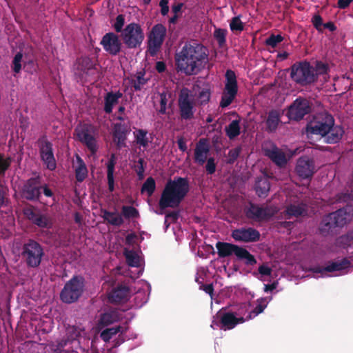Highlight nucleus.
Wrapping results in <instances>:
<instances>
[{
    "label": "nucleus",
    "mask_w": 353,
    "mask_h": 353,
    "mask_svg": "<svg viewBox=\"0 0 353 353\" xmlns=\"http://www.w3.org/2000/svg\"><path fill=\"white\" fill-rule=\"evenodd\" d=\"M177 69L188 76L197 74L208 63V50L195 41L186 43L176 54Z\"/></svg>",
    "instance_id": "f257e3e1"
},
{
    "label": "nucleus",
    "mask_w": 353,
    "mask_h": 353,
    "mask_svg": "<svg viewBox=\"0 0 353 353\" xmlns=\"http://www.w3.org/2000/svg\"><path fill=\"white\" fill-rule=\"evenodd\" d=\"M190 192V182L187 178L175 177L168 180L160 196L159 207L161 210L179 206Z\"/></svg>",
    "instance_id": "f03ea898"
},
{
    "label": "nucleus",
    "mask_w": 353,
    "mask_h": 353,
    "mask_svg": "<svg viewBox=\"0 0 353 353\" xmlns=\"http://www.w3.org/2000/svg\"><path fill=\"white\" fill-rule=\"evenodd\" d=\"M290 77L296 84L307 86L316 82L314 66L305 60L296 61L290 68Z\"/></svg>",
    "instance_id": "7ed1b4c3"
},
{
    "label": "nucleus",
    "mask_w": 353,
    "mask_h": 353,
    "mask_svg": "<svg viewBox=\"0 0 353 353\" xmlns=\"http://www.w3.org/2000/svg\"><path fill=\"white\" fill-rule=\"evenodd\" d=\"M351 219L350 212L345 208H340L325 215L319 226L320 233L326 236L336 227H344Z\"/></svg>",
    "instance_id": "20e7f679"
},
{
    "label": "nucleus",
    "mask_w": 353,
    "mask_h": 353,
    "mask_svg": "<svg viewBox=\"0 0 353 353\" xmlns=\"http://www.w3.org/2000/svg\"><path fill=\"white\" fill-rule=\"evenodd\" d=\"M21 257L30 268H39L45 255L43 246L34 239H28L21 248Z\"/></svg>",
    "instance_id": "39448f33"
},
{
    "label": "nucleus",
    "mask_w": 353,
    "mask_h": 353,
    "mask_svg": "<svg viewBox=\"0 0 353 353\" xmlns=\"http://www.w3.org/2000/svg\"><path fill=\"white\" fill-rule=\"evenodd\" d=\"M84 290V279L81 276H74L68 281L59 294L61 301L72 303L78 301Z\"/></svg>",
    "instance_id": "423d86ee"
},
{
    "label": "nucleus",
    "mask_w": 353,
    "mask_h": 353,
    "mask_svg": "<svg viewBox=\"0 0 353 353\" xmlns=\"http://www.w3.org/2000/svg\"><path fill=\"white\" fill-rule=\"evenodd\" d=\"M334 124V118L327 112H321L314 116L313 120L309 122L305 128L307 136L317 134L323 137L330 128Z\"/></svg>",
    "instance_id": "0eeeda50"
},
{
    "label": "nucleus",
    "mask_w": 353,
    "mask_h": 353,
    "mask_svg": "<svg viewBox=\"0 0 353 353\" xmlns=\"http://www.w3.org/2000/svg\"><path fill=\"white\" fill-rule=\"evenodd\" d=\"M121 37L128 48L135 49L141 46L145 36L139 24L130 23L123 30Z\"/></svg>",
    "instance_id": "6e6552de"
},
{
    "label": "nucleus",
    "mask_w": 353,
    "mask_h": 353,
    "mask_svg": "<svg viewBox=\"0 0 353 353\" xmlns=\"http://www.w3.org/2000/svg\"><path fill=\"white\" fill-rule=\"evenodd\" d=\"M225 88L220 101V107L225 108L228 107L235 99L238 93V83L235 72L231 70H227L225 74Z\"/></svg>",
    "instance_id": "1a4fd4ad"
},
{
    "label": "nucleus",
    "mask_w": 353,
    "mask_h": 353,
    "mask_svg": "<svg viewBox=\"0 0 353 353\" xmlns=\"http://www.w3.org/2000/svg\"><path fill=\"white\" fill-rule=\"evenodd\" d=\"M166 28L161 23L154 25L148 36L147 52L150 57H155L161 50L166 36Z\"/></svg>",
    "instance_id": "9d476101"
},
{
    "label": "nucleus",
    "mask_w": 353,
    "mask_h": 353,
    "mask_svg": "<svg viewBox=\"0 0 353 353\" xmlns=\"http://www.w3.org/2000/svg\"><path fill=\"white\" fill-rule=\"evenodd\" d=\"M178 108L182 120H191L194 118L195 103L188 88L181 90L178 97Z\"/></svg>",
    "instance_id": "9b49d317"
},
{
    "label": "nucleus",
    "mask_w": 353,
    "mask_h": 353,
    "mask_svg": "<svg viewBox=\"0 0 353 353\" xmlns=\"http://www.w3.org/2000/svg\"><path fill=\"white\" fill-rule=\"evenodd\" d=\"M276 210L272 206L261 207L254 203H249L244 208V213L248 219L261 222L272 218Z\"/></svg>",
    "instance_id": "f8f14e48"
},
{
    "label": "nucleus",
    "mask_w": 353,
    "mask_h": 353,
    "mask_svg": "<svg viewBox=\"0 0 353 353\" xmlns=\"http://www.w3.org/2000/svg\"><path fill=\"white\" fill-rule=\"evenodd\" d=\"M312 104L305 98L298 97L288 108L287 116L290 120L299 121L304 116L310 114Z\"/></svg>",
    "instance_id": "ddd939ff"
},
{
    "label": "nucleus",
    "mask_w": 353,
    "mask_h": 353,
    "mask_svg": "<svg viewBox=\"0 0 353 353\" xmlns=\"http://www.w3.org/2000/svg\"><path fill=\"white\" fill-rule=\"evenodd\" d=\"M21 197L28 201L39 202L41 196V181L40 176L29 178L23 183Z\"/></svg>",
    "instance_id": "4468645a"
},
{
    "label": "nucleus",
    "mask_w": 353,
    "mask_h": 353,
    "mask_svg": "<svg viewBox=\"0 0 353 353\" xmlns=\"http://www.w3.org/2000/svg\"><path fill=\"white\" fill-rule=\"evenodd\" d=\"M95 128L92 125L84 124L81 128L75 129L79 141L85 145L92 154H96L98 150L97 140L94 136Z\"/></svg>",
    "instance_id": "2eb2a0df"
},
{
    "label": "nucleus",
    "mask_w": 353,
    "mask_h": 353,
    "mask_svg": "<svg viewBox=\"0 0 353 353\" xmlns=\"http://www.w3.org/2000/svg\"><path fill=\"white\" fill-rule=\"evenodd\" d=\"M40 157L46 168L53 171L56 169L57 163L54 156L52 143L48 141L46 136H42L38 140Z\"/></svg>",
    "instance_id": "dca6fc26"
},
{
    "label": "nucleus",
    "mask_w": 353,
    "mask_h": 353,
    "mask_svg": "<svg viewBox=\"0 0 353 353\" xmlns=\"http://www.w3.org/2000/svg\"><path fill=\"white\" fill-rule=\"evenodd\" d=\"M100 45L107 54L112 57L119 55L122 48V43L119 35L114 32H108L103 35Z\"/></svg>",
    "instance_id": "f3484780"
},
{
    "label": "nucleus",
    "mask_w": 353,
    "mask_h": 353,
    "mask_svg": "<svg viewBox=\"0 0 353 353\" xmlns=\"http://www.w3.org/2000/svg\"><path fill=\"white\" fill-rule=\"evenodd\" d=\"M295 170L303 180L312 178L316 171L314 159L307 157H300L297 160Z\"/></svg>",
    "instance_id": "a211bd4d"
},
{
    "label": "nucleus",
    "mask_w": 353,
    "mask_h": 353,
    "mask_svg": "<svg viewBox=\"0 0 353 353\" xmlns=\"http://www.w3.org/2000/svg\"><path fill=\"white\" fill-rule=\"evenodd\" d=\"M231 236L236 241L253 243L260 240V232L254 228H240L233 230Z\"/></svg>",
    "instance_id": "6ab92c4d"
},
{
    "label": "nucleus",
    "mask_w": 353,
    "mask_h": 353,
    "mask_svg": "<svg viewBox=\"0 0 353 353\" xmlns=\"http://www.w3.org/2000/svg\"><path fill=\"white\" fill-rule=\"evenodd\" d=\"M23 214L33 225L39 226L40 228H50L51 225L48 216L42 214L32 206L25 208Z\"/></svg>",
    "instance_id": "aec40b11"
},
{
    "label": "nucleus",
    "mask_w": 353,
    "mask_h": 353,
    "mask_svg": "<svg viewBox=\"0 0 353 353\" xmlns=\"http://www.w3.org/2000/svg\"><path fill=\"white\" fill-rule=\"evenodd\" d=\"M77 70L82 74L85 76H94V79L99 77V71L97 68V63L90 57H81L77 59Z\"/></svg>",
    "instance_id": "412c9836"
},
{
    "label": "nucleus",
    "mask_w": 353,
    "mask_h": 353,
    "mask_svg": "<svg viewBox=\"0 0 353 353\" xmlns=\"http://www.w3.org/2000/svg\"><path fill=\"white\" fill-rule=\"evenodd\" d=\"M263 152L277 166L282 168L286 165L288 163L286 154L274 144H272L270 148H264Z\"/></svg>",
    "instance_id": "4be33fe9"
},
{
    "label": "nucleus",
    "mask_w": 353,
    "mask_h": 353,
    "mask_svg": "<svg viewBox=\"0 0 353 353\" xmlns=\"http://www.w3.org/2000/svg\"><path fill=\"white\" fill-rule=\"evenodd\" d=\"M210 151V147L208 145L207 139L202 138L196 143L194 149V160L199 165H203L205 163L209 152Z\"/></svg>",
    "instance_id": "5701e85b"
},
{
    "label": "nucleus",
    "mask_w": 353,
    "mask_h": 353,
    "mask_svg": "<svg viewBox=\"0 0 353 353\" xmlns=\"http://www.w3.org/2000/svg\"><path fill=\"white\" fill-rule=\"evenodd\" d=\"M129 295V288L126 285H119L110 292L108 300L112 303H119L128 301Z\"/></svg>",
    "instance_id": "b1692460"
},
{
    "label": "nucleus",
    "mask_w": 353,
    "mask_h": 353,
    "mask_svg": "<svg viewBox=\"0 0 353 353\" xmlns=\"http://www.w3.org/2000/svg\"><path fill=\"white\" fill-rule=\"evenodd\" d=\"M350 265V261L347 258H343L340 261L331 262L330 264L327 265L324 268L317 267L314 268V272L315 273H323L334 272L336 271H341L348 268Z\"/></svg>",
    "instance_id": "393cba45"
},
{
    "label": "nucleus",
    "mask_w": 353,
    "mask_h": 353,
    "mask_svg": "<svg viewBox=\"0 0 353 353\" xmlns=\"http://www.w3.org/2000/svg\"><path fill=\"white\" fill-rule=\"evenodd\" d=\"M282 112L280 110L272 109L268 113V117L265 120V130L268 132H276L281 121Z\"/></svg>",
    "instance_id": "a878e982"
},
{
    "label": "nucleus",
    "mask_w": 353,
    "mask_h": 353,
    "mask_svg": "<svg viewBox=\"0 0 353 353\" xmlns=\"http://www.w3.org/2000/svg\"><path fill=\"white\" fill-rule=\"evenodd\" d=\"M344 134L343 128L340 125H335L330 128L328 132L323 135V141L327 144H335L339 143Z\"/></svg>",
    "instance_id": "bb28decb"
},
{
    "label": "nucleus",
    "mask_w": 353,
    "mask_h": 353,
    "mask_svg": "<svg viewBox=\"0 0 353 353\" xmlns=\"http://www.w3.org/2000/svg\"><path fill=\"white\" fill-rule=\"evenodd\" d=\"M116 163V154L114 153H112L110 154V158L108 159L106 163L108 188L109 192H113L115 189L114 174Z\"/></svg>",
    "instance_id": "cd10ccee"
},
{
    "label": "nucleus",
    "mask_w": 353,
    "mask_h": 353,
    "mask_svg": "<svg viewBox=\"0 0 353 353\" xmlns=\"http://www.w3.org/2000/svg\"><path fill=\"white\" fill-rule=\"evenodd\" d=\"M220 322L221 328L225 330L234 327L239 323H243L245 319L243 317L237 318L231 312H225L221 314Z\"/></svg>",
    "instance_id": "c85d7f7f"
},
{
    "label": "nucleus",
    "mask_w": 353,
    "mask_h": 353,
    "mask_svg": "<svg viewBox=\"0 0 353 353\" xmlns=\"http://www.w3.org/2000/svg\"><path fill=\"white\" fill-rule=\"evenodd\" d=\"M216 248L219 257L221 258L229 256L232 254L237 256L241 248L239 245L220 241L216 243Z\"/></svg>",
    "instance_id": "c756f323"
},
{
    "label": "nucleus",
    "mask_w": 353,
    "mask_h": 353,
    "mask_svg": "<svg viewBox=\"0 0 353 353\" xmlns=\"http://www.w3.org/2000/svg\"><path fill=\"white\" fill-rule=\"evenodd\" d=\"M127 128L125 125L117 123L113 132L114 142L118 149L125 147Z\"/></svg>",
    "instance_id": "7c9ffc66"
},
{
    "label": "nucleus",
    "mask_w": 353,
    "mask_h": 353,
    "mask_svg": "<svg viewBox=\"0 0 353 353\" xmlns=\"http://www.w3.org/2000/svg\"><path fill=\"white\" fill-rule=\"evenodd\" d=\"M101 217L108 224L114 227H121L123 223L122 215L117 212H110L105 209L101 210Z\"/></svg>",
    "instance_id": "2f4dec72"
},
{
    "label": "nucleus",
    "mask_w": 353,
    "mask_h": 353,
    "mask_svg": "<svg viewBox=\"0 0 353 353\" xmlns=\"http://www.w3.org/2000/svg\"><path fill=\"white\" fill-rule=\"evenodd\" d=\"M123 97V94L119 91L117 92H109L104 97V108L105 113L110 114L112 112L113 107L118 103L119 99Z\"/></svg>",
    "instance_id": "473e14b6"
},
{
    "label": "nucleus",
    "mask_w": 353,
    "mask_h": 353,
    "mask_svg": "<svg viewBox=\"0 0 353 353\" xmlns=\"http://www.w3.org/2000/svg\"><path fill=\"white\" fill-rule=\"evenodd\" d=\"M120 319L121 314L117 310H109L101 314L99 325L101 326L111 325L112 323L119 321Z\"/></svg>",
    "instance_id": "72a5a7b5"
},
{
    "label": "nucleus",
    "mask_w": 353,
    "mask_h": 353,
    "mask_svg": "<svg viewBox=\"0 0 353 353\" xmlns=\"http://www.w3.org/2000/svg\"><path fill=\"white\" fill-rule=\"evenodd\" d=\"M306 212V205L304 203H299V204H290L286 207L284 210L285 217L288 219L293 216L298 217L301 216Z\"/></svg>",
    "instance_id": "f704fd0d"
},
{
    "label": "nucleus",
    "mask_w": 353,
    "mask_h": 353,
    "mask_svg": "<svg viewBox=\"0 0 353 353\" xmlns=\"http://www.w3.org/2000/svg\"><path fill=\"white\" fill-rule=\"evenodd\" d=\"M81 333V329L76 325H69L66 327V335L67 339L61 341L58 343V347L64 348L69 342H72L75 341L79 336Z\"/></svg>",
    "instance_id": "c9c22d12"
},
{
    "label": "nucleus",
    "mask_w": 353,
    "mask_h": 353,
    "mask_svg": "<svg viewBox=\"0 0 353 353\" xmlns=\"http://www.w3.org/2000/svg\"><path fill=\"white\" fill-rule=\"evenodd\" d=\"M254 190L258 196L265 198L270 190V183L267 178H258L254 184Z\"/></svg>",
    "instance_id": "e433bc0d"
},
{
    "label": "nucleus",
    "mask_w": 353,
    "mask_h": 353,
    "mask_svg": "<svg viewBox=\"0 0 353 353\" xmlns=\"http://www.w3.org/2000/svg\"><path fill=\"white\" fill-rule=\"evenodd\" d=\"M76 159L77 165L75 168V178L77 181L81 182L88 176V170L86 168V164L83 162L80 156L77 154Z\"/></svg>",
    "instance_id": "4c0bfd02"
},
{
    "label": "nucleus",
    "mask_w": 353,
    "mask_h": 353,
    "mask_svg": "<svg viewBox=\"0 0 353 353\" xmlns=\"http://www.w3.org/2000/svg\"><path fill=\"white\" fill-rule=\"evenodd\" d=\"M145 71L141 70L135 74V79L130 80V84L135 91H140L148 83V79L145 78Z\"/></svg>",
    "instance_id": "58836bf2"
},
{
    "label": "nucleus",
    "mask_w": 353,
    "mask_h": 353,
    "mask_svg": "<svg viewBox=\"0 0 353 353\" xmlns=\"http://www.w3.org/2000/svg\"><path fill=\"white\" fill-rule=\"evenodd\" d=\"M225 131L230 139H235L241 133L240 121L239 120L232 121L229 125L225 127Z\"/></svg>",
    "instance_id": "ea45409f"
},
{
    "label": "nucleus",
    "mask_w": 353,
    "mask_h": 353,
    "mask_svg": "<svg viewBox=\"0 0 353 353\" xmlns=\"http://www.w3.org/2000/svg\"><path fill=\"white\" fill-rule=\"evenodd\" d=\"M238 259L243 261L245 265L248 266H253L256 263V260L253 254L248 252L246 249L241 248L238 252Z\"/></svg>",
    "instance_id": "a19ab883"
},
{
    "label": "nucleus",
    "mask_w": 353,
    "mask_h": 353,
    "mask_svg": "<svg viewBox=\"0 0 353 353\" xmlns=\"http://www.w3.org/2000/svg\"><path fill=\"white\" fill-rule=\"evenodd\" d=\"M337 245L343 249L353 246V230L348 231L345 234L339 236L337 239Z\"/></svg>",
    "instance_id": "79ce46f5"
},
{
    "label": "nucleus",
    "mask_w": 353,
    "mask_h": 353,
    "mask_svg": "<svg viewBox=\"0 0 353 353\" xmlns=\"http://www.w3.org/2000/svg\"><path fill=\"white\" fill-rule=\"evenodd\" d=\"M124 256L125 257L127 264L130 267H139L140 259L137 253L131 250H125Z\"/></svg>",
    "instance_id": "37998d69"
},
{
    "label": "nucleus",
    "mask_w": 353,
    "mask_h": 353,
    "mask_svg": "<svg viewBox=\"0 0 353 353\" xmlns=\"http://www.w3.org/2000/svg\"><path fill=\"white\" fill-rule=\"evenodd\" d=\"M121 215L126 219H137L140 216L139 210L132 205H123Z\"/></svg>",
    "instance_id": "c03bdc74"
},
{
    "label": "nucleus",
    "mask_w": 353,
    "mask_h": 353,
    "mask_svg": "<svg viewBox=\"0 0 353 353\" xmlns=\"http://www.w3.org/2000/svg\"><path fill=\"white\" fill-rule=\"evenodd\" d=\"M146 162L143 157L135 161V164L132 167L133 170L137 173L139 180H142L145 177Z\"/></svg>",
    "instance_id": "a18cd8bd"
},
{
    "label": "nucleus",
    "mask_w": 353,
    "mask_h": 353,
    "mask_svg": "<svg viewBox=\"0 0 353 353\" xmlns=\"http://www.w3.org/2000/svg\"><path fill=\"white\" fill-rule=\"evenodd\" d=\"M133 133L134 136H135V141H137V144L143 148L148 147L149 140L147 137L148 131L146 130L139 129Z\"/></svg>",
    "instance_id": "49530a36"
},
{
    "label": "nucleus",
    "mask_w": 353,
    "mask_h": 353,
    "mask_svg": "<svg viewBox=\"0 0 353 353\" xmlns=\"http://www.w3.org/2000/svg\"><path fill=\"white\" fill-rule=\"evenodd\" d=\"M121 325L106 328L101 332L100 337L104 342H108L114 335L121 332Z\"/></svg>",
    "instance_id": "de8ad7c7"
},
{
    "label": "nucleus",
    "mask_w": 353,
    "mask_h": 353,
    "mask_svg": "<svg viewBox=\"0 0 353 353\" xmlns=\"http://www.w3.org/2000/svg\"><path fill=\"white\" fill-rule=\"evenodd\" d=\"M156 189L155 181L152 177H148L143 183L141 192H146L148 196H151Z\"/></svg>",
    "instance_id": "09e8293b"
},
{
    "label": "nucleus",
    "mask_w": 353,
    "mask_h": 353,
    "mask_svg": "<svg viewBox=\"0 0 353 353\" xmlns=\"http://www.w3.org/2000/svg\"><path fill=\"white\" fill-rule=\"evenodd\" d=\"M266 307H267V303H265V299H263V298H261V299H257L256 305L249 313L247 319H251L256 316L258 314H261L264 311V310Z\"/></svg>",
    "instance_id": "8fccbe9b"
},
{
    "label": "nucleus",
    "mask_w": 353,
    "mask_h": 353,
    "mask_svg": "<svg viewBox=\"0 0 353 353\" xmlns=\"http://www.w3.org/2000/svg\"><path fill=\"white\" fill-rule=\"evenodd\" d=\"M229 26L232 32H241L244 30V24L241 20L240 16L232 17Z\"/></svg>",
    "instance_id": "3c124183"
},
{
    "label": "nucleus",
    "mask_w": 353,
    "mask_h": 353,
    "mask_svg": "<svg viewBox=\"0 0 353 353\" xmlns=\"http://www.w3.org/2000/svg\"><path fill=\"white\" fill-rule=\"evenodd\" d=\"M198 103L199 105H204L210 100V89L204 88L199 92Z\"/></svg>",
    "instance_id": "603ef678"
},
{
    "label": "nucleus",
    "mask_w": 353,
    "mask_h": 353,
    "mask_svg": "<svg viewBox=\"0 0 353 353\" xmlns=\"http://www.w3.org/2000/svg\"><path fill=\"white\" fill-rule=\"evenodd\" d=\"M227 32V30L225 29L218 28L215 30L214 37L217 41L219 47H223L225 44Z\"/></svg>",
    "instance_id": "864d4df0"
},
{
    "label": "nucleus",
    "mask_w": 353,
    "mask_h": 353,
    "mask_svg": "<svg viewBox=\"0 0 353 353\" xmlns=\"http://www.w3.org/2000/svg\"><path fill=\"white\" fill-rule=\"evenodd\" d=\"M12 163V159L9 157H5L4 154L0 153V176H3L6 171Z\"/></svg>",
    "instance_id": "5fc2aeb1"
},
{
    "label": "nucleus",
    "mask_w": 353,
    "mask_h": 353,
    "mask_svg": "<svg viewBox=\"0 0 353 353\" xmlns=\"http://www.w3.org/2000/svg\"><path fill=\"white\" fill-rule=\"evenodd\" d=\"M314 72L316 74V81H318L319 76L327 74L328 71V66L326 63L321 61H316L315 66H314Z\"/></svg>",
    "instance_id": "6e6d98bb"
},
{
    "label": "nucleus",
    "mask_w": 353,
    "mask_h": 353,
    "mask_svg": "<svg viewBox=\"0 0 353 353\" xmlns=\"http://www.w3.org/2000/svg\"><path fill=\"white\" fill-rule=\"evenodd\" d=\"M283 40V37L281 34H271L266 39L265 44L274 48Z\"/></svg>",
    "instance_id": "4d7b16f0"
},
{
    "label": "nucleus",
    "mask_w": 353,
    "mask_h": 353,
    "mask_svg": "<svg viewBox=\"0 0 353 353\" xmlns=\"http://www.w3.org/2000/svg\"><path fill=\"white\" fill-rule=\"evenodd\" d=\"M205 169L207 174L212 175L216 172V164L214 157H211L206 159Z\"/></svg>",
    "instance_id": "13d9d810"
},
{
    "label": "nucleus",
    "mask_w": 353,
    "mask_h": 353,
    "mask_svg": "<svg viewBox=\"0 0 353 353\" xmlns=\"http://www.w3.org/2000/svg\"><path fill=\"white\" fill-rule=\"evenodd\" d=\"M23 54L21 52L17 53L12 61V70L15 73H19L21 70V61Z\"/></svg>",
    "instance_id": "bf43d9fd"
},
{
    "label": "nucleus",
    "mask_w": 353,
    "mask_h": 353,
    "mask_svg": "<svg viewBox=\"0 0 353 353\" xmlns=\"http://www.w3.org/2000/svg\"><path fill=\"white\" fill-rule=\"evenodd\" d=\"M312 23L319 32H323V19L319 14H315L313 16Z\"/></svg>",
    "instance_id": "052dcab7"
},
{
    "label": "nucleus",
    "mask_w": 353,
    "mask_h": 353,
    "mask_svg": "<svg viewBox=\"0 0 353 353\" xmlns=\"http://www.w3.org/2000/svg\"><path fill=\"white\" fill-rule=\"evenodd\" d=\"M124 23H125L124 16L123 14H119L116 17V21L114 24V28L117 33L122 32Z\"/></svg>",
    "instance_id": "680f3d73"
},
{
    "label": "nucleus",
    "mask_w": 353,
    "mask_h": 353,
    "mask_svg": "<svg viewBox=\"0 0 353 353\" xmlns=\"http://www.w3.org/2000/svg\"><path fill=\"white\" fill-rule=\"evenodd\" d=\"M241 152V148L237 147L228 152V163H233L236 161Z\"/></svg>",
    "instance_id": "e2e57ef3"
},
{
    "label": "nucleus",
    "mask_w": 353,
    "mask_h": 353,
    "mask_svg": "<svg viewBox=\"0 0 353 353\" xmlns=\"http://www.w3.org/2000/svg\"><path fill=\"white\" fill-rule=\"evenodd\" d=\"M199 290L204 291L206 294H208L212 298L213 297L214 291L213 283H210V284L201 283V285L199 286Z\"/></svg>",
    "instance_id": "0e129e2a"
},
{
    "label": "nucleus",
    "mask_w": 353,
    "mask_h": 353,
    "mask_svg": "<svg viewBox=\"0 0 353 353\" xmlns=\"http://www.w3.org/2000/svg\"><path fill=\"white\" fill-rule=\"evenodd\" d=\"M167 97L165 93H162L160 94V109H159V112L161 114H165L166 112L167 107Z\"/></svg>",
    "instance_id": "69168bd1"
},
{
    "label": "nucleus",
    "mask_w": 353,
    "mask_h": 353,
    "mask_svg": "<svg viewBox=\"0 0 353 353\" xmlns=\"http://www.w3.org/2000/svg\"><path fill=\"white\" fill-rule=\"evenodd\" d=\"M168 3V0H160V3H159V5H160V12H161L163 16L168 14L169 12Z\"/></svg>",
    "instance_id": "338daca9"
},
{
    "label": "nucleus",
    "mask_w": 353,
    "mask_h": 353,
    "mask_svg": "<svg viewBox=\"0 0 353 353\" xmlns=\"http://www.w3.org/2000/svg\"><path fill=\"white\" fill-rule=\"evenodd\" d=\"M272 269L265 264L258 268L259 274L264 275L265 276H270L272 274Z\"/></svg>",
    "instance_id": "774afa93"
}]
</instances>
